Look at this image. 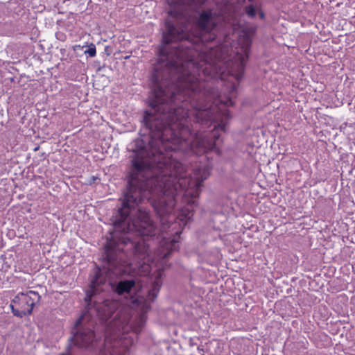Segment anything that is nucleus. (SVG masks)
Wrapping results in <instances>:
<instances>
[{"instance_id":"obj_7","label":"nucleus","mask_w":355,"mask_h":355,"mask_svg":"<svg viewBox=\"0 0 355 355\" xmlns=\"http://www.w3.org/2000/svg\"><path fill=\"white\" fill-rule=\"evenodd\" d=\"M85 54H87L89 57L93 58L96 54V46L94 44H91L87 50L84 52Z\"/></svg>"},{"instance_id":"obj_5","label":"nucleus","mask_w":355,"mask_h":355,"mask_svg":"<svg viewBox=\"0 0 355 355\" xmlns=\"http://www.w3.org/2000/svg\"><path fill=\"white\" fill-rule=\"evenodd\" d=\"M248 55L246 53H245V55H240L239 56L240 62H239V64L238 66V73L236 75V79L238 80H239V79L243 76V71H244L245 65V63H246L247 60H248Z\"/></svg>"},{"instance_id":"obj_1","label":"nucleus","mask_w":355,"mask_h":355,"mask_svg":"<svg viewBox=\"0 0 355 355\" xmlns=\"http://www.w3.org/2000/svg\"><path fill=\"white\" fill-rule=\"evenodd\" d=\"M40 300V295L36 291L21 292L14 297L10 307L15 316L21 318L32 314L33 306Z\"/></svg>"},{"instance_id":"obj_11","label":"nucleus","mask_w":355,"mask_h":355,"mask_svg":"<svg viewBox=\"0 0 355 355\" xmlns=\"http://www.w3.org/2000/svg\"><path fill=\"white\" fill-rule=\"evenodd\" d=\"M259 16L261 19H263L264 17V14L263 12H261L260 14H259Z\"/></svg>"},{"instance_id":"obj_9","label":"nucleus","mask_w":355,"mask_h":355,"mask_svg":"<svg viewBox=\"0 0 355 355\" xmlns=\"http://www.w3.org/2000/svg\"><path fill=\"white\" fill-rule=\"evenodd\" d=\"M245 12L248 17L253 18L256 15V10L254 6L250 5L245 8Z\"/></svg>"},{"instance_id":"obj_2","label":"nucleus","mask_w":355,"mask_h":355,"mask_svg":"<svg viewBox=\"0 0 355 355\" xmlns=\"http://www.w3.org/2000/svg\"><path fill=\"white\" fill-rule=\"evenodd\" d=\"M197 24L202 32L208 33L207 37L203 36L200 39L202 42H209L215 39V35L211 31L216 25V17L211 10H202L199 15Z\"/></svg>"},{"instance_id":"obj_10","label":"nucleus","mask_w":355,"mask_h":355,"mask_svg":"<svg viewBox=\"0 0 355 355\" xmlns=\"http://www.w3.org/2000/svg\"><path fill=\"white\" fill-rule=\"evenodd\" d=\"M127 351H128V349L125 348V349H123V352H120L119 353H117L116 352H115V350H113V354L112 355H126L127 354Z\"/></svg>"},{"instance_id":"obj_3","label":"nucleus","mask_w":355,"mask_h":355,"mask_svg":"<svg viewBox=\"0 0 355 355\" xmlns=\"http://www.w3.org/2000/svg\"><path fill=\"white\" fill-rule=\"evenodd\" d=\"M135 285L134 279L122 280L114 286V291L119 295L129 293Z\"/></svg>"},{"instance_id":"obj_6","label":"nucleus","mask_w":355,"mask_h":355,"mask_svg":"<svg viewBox=\"0 0 355 355\" xmlns=\"http://www.w3.org/2000/svg\"><path fill=\"white\" fill-rule=\"evenodd\" d=\"M160 286L157 282H155L153 288L148 291V300L150 301H153L159 293Z\"/></svg>"},{"instance_id":"obj_8","label":"nucleus","mask_w":355,"mask_h":355,"mask_svg":"<svg viewBox=\"0 0 355 355\" xmlns=\"http://www.w3.org/2000/svg\"><path fill=\"white\" fill-rule=\"evenodd\" d=\"M209 67H211V64L209 63V61H206V66L202 69V73L205 76H210L211 78L214 76V73L209 71Z\"/></svg>"},{"instance_id":"obj_4","label":"nucleus","mask_w":355,"mask_h":355,"mask_svg":"<svg viewBox=\"0 0 355 355\" xmlns=\"http://www.w3.org/2000/svg\"><path fill=\"white\" fill-rule=\"evenodd\" d=\"M175 245V242L173 240L170 242V243L167 244L166 249L160 250L158 252V257H159V259H167L168 256L171 254Z\"/></svg>"},{"instance_id":"obj_12","label":"nucleus","mask_w":355,"mask_h":355,"mask_svg":"<svg viewBox=\"0 0 355 355\" xmlns=\"http://www.w3.org/2000/svg\"><path fill=\"white\" fill-rule=\"evenodd\" d=\"M92 181L94 182V180H95V178H94V177H92Z\"/></svg>"}]
</instances>
